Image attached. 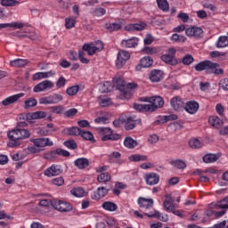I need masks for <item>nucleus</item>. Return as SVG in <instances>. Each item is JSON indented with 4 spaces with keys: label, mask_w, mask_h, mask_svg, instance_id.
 <instances>
[{
    "label": "nucleus",
    "mask_w": 228,
    "mask_h": 228,
    "mask_svg": "<svg viewBox=\"0 0 228 228\" xmlns=\"http://www.w3.org/2000/svg\"><path fill=\"white\" fill-rule=\"evenodd\" d=\"M31 136V133L24 128H17L14 130H11L7 133V138L9 142H7V146L11 149H15L17 147H20L21 140H26Z\"/></svg>",
    "instance_id": "1"
},
{
    "label": "nucleus",
    "mask_w": 228,
    "mask_h": 228,
    "mask_svg": "<svg viewBox=\"0 0 228 228\" xmlns=\"http://www.w3.org/2000/svg\"><path fill=\"white\" fill-rule=\"evenodd\" d=\"M113 85L119 92V99H131V90L138 88V84L131 82L126 84V81L120 77L113 78Z\"/></svg>",
    "instance_id": "2"
},
{
    "label": "nucleus",
    "mask_w": 228,
    "mask_h": 228,
    "mask_svg": "<svg viewBox=\"0 0 228 228\" xmlns=\"http://www.w3.org/2000/svg\"><path fill=\"white\" fill-rule=\"evenodd\" d=\"M58 156H62V158H69L70 156V152L61 148H58L56 150H52L50 151H46L44 153L43 157L45 159L51 161L53 159H56Z\"/></svg>",
    "instance_id": "3"
},
{
    "label": "nucleus",
    "mask_w": 228,
    "mask_h": 228,
    "mask_svg": "<svg viewBox=\"0 0 228 228\" xmlns=\"http://www.w3.org/2000/svg\"><path fill=\"white\" fill-rule=\"evenodd\" d=\"M53 208L56 209L57 211H60V213H70L72 209H74V207L70 202L65 201V200H53Z\"/></svg>",
    "instance_id": "4"
},
{
    "label": "nucleus",
    "mask_w": 228,
    "mask_h": 228,
    "mask_svg": "<svg viewBox=\"0 0 228 228\" xmlns=\"http://www.w3.org/2000/svg\"><path fill=\"white\" fill-rule=\"evenodd\" d=\"M99 131L101 134H102V142H108L110 140L111 142H117V140H120V134H113V130H111V128L100 127Z\"/></svg>",
    "instance_id": "5"
},
{
    "label": "nucleus",
    "mask_w": 228,
    "mask_h": 228,
    "mask_svg": "<svg viewBox=\"0 0 228 228\" xmlns=\"http://www.w3.org/2000/svg\"><path fill=\"white\" fill-rule=\"evenodd\" d=\"M144 101L151 103L148 104L150 106V111H156L159 108L165 106V100L161 96L146 97Z\"/></svg>",
    "instance_id": "6"
},
{
    "label": "nucleus",
    "mask_w": 228,
    "mask_h": 228,
    "mask_svg": "<svg viewBox=\"0 0 228 228\" xmlns=\"http://www.w3.org/2000/svg\"><path fill=\"white\" fill-rule=\"evenodd\" d=\"M175 48H169L168 53L163 54L160 57V60L167 63V65H171L172 67H175L179 61L175 58Z\"/></svg>",
    "instance_id": "7"
},
{
    "label": "nucleus",
    "mask_w": 228,
    "mask_h": 228,
    "mask_svg": "<svg viewBox=\"0 0 228 228\" xmlns=\"http://www.w3.org/2000/svg\"><path fill=\"white\" fill-rule=\"evenodd\" d=\"M130 58H131V54H129V52L119 50L117 55V60H116L117 69H122V67H124V65L127 63V61Z\"/></svg>",
    "instance_id": "8"
},
{
    "label": "nucleus",
    "mask_w": 228,
    "mask_h": 228,
    "mask_svg": "<svg viewBox=\"0 0 228 228\" xmlns=\"http://www.w3.org/2000/svg\"><path fill=\"white\" fill-rule=\"evenodd\" d=\"M82 49L83 51H86L89 56H94L97 51H102L104 49V44L101 41H98L96 45L86 44L83 45Z\"/></svg>",
    "instance_id": "9"
},
{
    "label": "nucleus",
    "mask_w": 228,
    "mask_h": 228,
    "mask_svg": "<svg viewBox=\"0 0 228 228\" xmlns=\"http://www.w3.org/2000/svg\"><path fill=\"white\" fill-rule=\"evenodd\" d=\"M30 142L37 149H43L44 147H53V145H54V142H53V141H51V139L45 138V137L30 139Z\"/></svg>",
    "instance_id": "10"
},
{
    "label": "nucleus",
    "mask_w": 228,
    "mask_h": 228,
    "mask_svg": "<svg viewBox=\"0 0 228 228\" xmlns=\"http://www.w3.org/2000/svg\"><path fill=\"white\" fill-rule=\"evenodd\" d=\"M216 66V64H215V62L206 60L196 64L194 69L197 72H202V70H211V69H215Z\"/></svg>",
    "instance_id": "11"
},
{
    "label": "nucleus",
    "mask_w": 228,
    "mask_h": 228,
    "mask_svg": "<svg viewBox=\"0 0 228 228\" xmlns=\"http://www.w3.org/2000/svg\"><path fill=\"white\" fill-rule=\"evenodd\" d=\"M49 88H54V83H53L51 80H44L34 86L33 92L35 94H38Z\"/></svg>",
    "instance_id": "12"
},
{
    "label": "nucleus",
    "mask_w": 228,
    "mask_h": 228,
    "mask_svg": "<svg viewBox=\"0 0 228 228\" xmlns=\"http://www.w3.org/2000/svg\"><path fill=\"white\" fill-rule=\"evenodd\" d=\"M62 172L61 166L53 164L44 171V175L46 177H54L55 175H60Z\"/></svg>",
    "instance_id": "13"
},
{
    "label": "nucleus",
    "mask_w": 228,
    "mask_h": 228,
    "mask_svg": "<svg viewBox=\"0 0 228 228\" xmlns=\"http://www.w3.org/2000/svg\"><path fill=\"white\" fill-rule=\"evenodd\" d=\"M142 124V120L136 118V117H128L125 120V129L126 131H131L136 127V126H140Z\"/></svg>",
    "instance_id": "14"
},
{
    "label": "nucleus",
    "mask_w": 228,
    "mask_h": 228,
    "mask_svg": "<svg viewBox=\"0 0 228 228\" xmlns=\"http://www.w3.org/2000/svg\"><path fill=\"white\" fill-rule=\"evenodd\" d=\"M170 105L175 111H181L184 108V102L181 96H175L171 99Z\"/></svg>",
    "instance_id": "15"
},
{
    "label": "nucleus",
    "mask_w": 228,
    "mask_h": 228,
    "mask_svg": "<svg viewBox=\"0 0 228 228\" xmlns=\"http://www.w3.org/2000/svg\"><path fill=\"white\" fill-rule=\"evenodd\" d=\"M110 189H106L105 187H98L95 191L91 194V199L93 200H101V199H104L108 195Z\"/></svg>",
    "instance_id": "16"
},
{
    "label": "nucleus",
    "mask_w": 228,
    "mask_h": 228,
    "mask_svg": "<svg viewBox=\"0 0 228 228\" xmlns=\"http://www.w3.org/2000/svg\"><path fill=\"white\" fill-rule=\"evenodd\" d=\"M147 28V23L145 21H141L140 23H133L125 26V31H143Z\"/></svg>",
    "instance_id": "17"
},
{
    "label": "nucleus",
    "mask_w": 228,
    "mask_h": 228,
    "mask_svg": "<svg viewBox=\"0 0 228 228\" xmlns=\"http://www.w3.org/2000/svg\"><path fill=\"white\" fill-rule=\"evenodd\" d=\"M137 204L141 209H151L154 206V200L139 197L137 199Z\"/></svg>",
    "instance_id": "18"
},
{
    "label": "nucleus",
    "mask_w": 228,
    "mask_h": 228,
    "mask_svg": "<svg viewBox=\"0 0 228 228\" xmlns=\"http://www.w3.org/2000/svg\"><path fill=\"white\" fill-rule=\"evenodd\" d=\"M204 33V30L199 27H190L185 29V35L187 37H194V38H200V35Z\"/></svg>",
    "instance_id": "19"
},
{
    "label": "nucleus",
    "mask_w": 228,
    "mask_h": 228,
    "mask_svg": "<svg viewBox=\"0 0 228 228\" xmlns=\"http://www.w3.org/2000/svg\"><path fill=\"white\" fill-rule=\"evenodd\" d=\"M138 42H140V39L138 37H132L129 39H123L120 45L124 49H132L138 45Z\"/></svg>",
    "instance_id": "20"
},
{
    "label": "nucleus",
    "mask_w": 228,
    "mask_h": 228,
    "mask_svg": "<svg viewBox=\"0 0 228 228\" xmlns=\"http://www.w3.org/2000/svg\"><path fill=\"white\" fill-rule=\"evenodd\" d=\"M199 108H200L199 102H197L195 101L187 102L185 106L183 107L185 111L187 113H189L190 115H195V113H197V111H199Z\"/></svg>",
    "instance_id": "21"
},
{
    "label": "nucleus",
    "mask_w": 228,
    "mask_h": 228,
    "mask_svg": "<svg viewBox=\"0 0 228 228\" xmlns=\"http://www.w3.org/2000/svg\"><path fill=\"white\" fill-rule=\"evenodd\" d=\"M56 72L50 70L46 72H37L32 76L34 81H40V79H47V77H53L55 76Z\"/></svg>",
    "instance_id": "22"
},
{
    "label": "nucleus",
    "mask_w": 228,
    "mask_h": 228,
    "mask_svg": "<svg viewBox=\"0 0 228 228\" xmlns=\"http://www.w3.org/2000/svg\"><path fill=\"white\" fill-rule=\"evenodd\" d=\"M20 97H24V93H20L5 98L4 101H2V104L3 106H10V104H14V102H17Z\"/></svg>",
    "instance_id": "23"
},
{
    "label": "nucleus",
    "mask_w": 228,
    "mask_h": 228,
    "mask_svg": "<svg viewBox=\"0 0 228 228\" xmlns=\"http://www.w3.org/2000/svg\"><path fill=\"white\" fill-rule=\"evenodd\" d=\"M146 183L150 186H154L159 183V175L156 173H150L145 175Z\"/></svg>",
    "instance_id": "24"
},
{
    "label": "nucleus",
    "mask_w": 228,
    "mask_h": 228,
    "mask_svg": "<svg viewBox=\"0 0 228 228\" xmlns=\"http://www.w3.org/2000/svg\"><path fill=\"white\" fill-rule=\"evenodd\" d=\"M74 165L79 170H85V168H88V167H90V160L86 158H78L74 161Z\"/></svg>",
    "instance_id": "25"
},
{
    "label": "nucleus",
    "mask_w": 228,
    "mask_h": 228,
    "mask_svg": "<svg viewBox=\"0 0 228 228\" xmlns=\"http://www.w3.org/2000/svg\"><path fill=\"white\" fill-rule=\"evenodd\" d=\"M145 216H148V218H158L160 222H168V215L162 214L158 210H155V212L152 213H145Z\"/></svg>",
    "instance_id": "26"
},
{
    "label": "nucleus",
    "mask_w": 228,
    "mask_h": 228,
    "mask_svg": "<svg viewBox=\"0 0 228 228\" xmlns=\"http://www.w3.org/2000/svg\"><path fill=\"white\" fill-rule=\"evenodd\" d=\"M163 79V71L159 69H153L150 74V80L152 83H159Z\"/></svg>",
    "instance_id": "27"
},
{
    "label": "nucleus",
    "mask_w": 228,
    "mask_h": 228,
    "mask_svg": "<svg viewBox=\"0 0 228 228\" xmlns=\"http://www.w3.org/2000/svg\"><path fill=\"white\" fill-rule=\"evenodd\" d=\"M166 200H164L163 206L166 211H175V205H174V200L170 194L166 195Z\"/></svg>",
    "instance_id": "28"
},
{
    "label": "nucleus",
    "mask_w": 228,
    "mask_h": 228,
    "mask_svg": "<svg viewBox=\"0 0 228 228\" xmlns=\"http://www.w3.org/2000/svg\"><path fill=\"white\" fill-rule=\"evenodd\" d=\"M208 124L212 126V127H216V129H220V127L224 126V120L217 116H210L208 118Z\"/></svg>",
    "instance_id": "29"
},
{
    "label": "nucleus",
    "mask_w": 228,
    "mask_h": 228,
    "mask_svg": "<svg viewBox=\"0 0 228 228\" xmlns=\"http://www.w3.org/2000/svg\"><path fill=\"white\" fill-rule=\"evenodd\" d=\"M209 208L213 209V208H218L219 209H227L228 208V197L224 198L222 200L217 203H212L209 205Z\"/></svg>",
    "instance_id": "30"
},
{
    "label": "nucleus",
    "mask_w": 228,
    "mask_h": 228,
    "mask_svg": "<svg viewBox=\"0 0 228 228\" xmlns=\"http://www.w3.org/2000/svg\"><path fill=\"white\" fill-rule=\"evenodd\" d=\"M105 28L110 33H113V31H120V29H122V22L106 23Z\"/></svg>",
    "instance_id": "31"
},
{
    "label": "nucleus",
    "mask_w": 228,
    "mask_h": 228,
    "mask_svg": "<svg viewBox=\"0 0 228 228\" xmlns=\"http://www.w3.org/2000/svg\"><path fill=\"white\" fill-rule=\"evenodd\" d=\"M122 158V154L118 151H112L108 155L109 163H120L118 159Z\"/></svg>",
    "instance_id": "32"
},
{
    "label": "nucleus",
    "mask_w": 228,
    "mask_h": 228,
    "mask_svg": "<svg viewBox=\"0 0 228 228\" xmlns=\"http://www.w3.org/2000/svg\"><path fill=\"white\" fill-rule=\"evenodd\" d=\"M102 208L103 209H105V211H117V209H118V206H117V204H115V202L112 201H105L102 203Z\"/></svg>",
    "instance_id": "33"
},
{
    "label": "nucleus",
    "mask_w": 228,
    "mask_h": 228,
    "mask_svg": "<svg viewBox=\"0 0 228 228\" xmlns=\"http://www.w3.org/2000/svg\"><path fill=\"white\" fill-rule=\"evenodd\" d=\"M97 181H98V183H101L102 184H106L107 183H109V181H111V175H110V173H108V172L101 173L97 176Z\"/></svg>",
    "instance_id": "34"
},
{
    "label": "nucleus",
    "mask_w": 228,
    "mask_h": 228,
    "mask_svg": "<svg viewBox=\"0 0 228 228\" xmlns=\"http://www.w3.org/2000/svg\"><path fill=\"white\" fill-rule=\"evenodd\" d=\"M80 136L84 140H86L87 142H91V143H95V138L94 137V134L90 131H83L80 132Z\"/></svg>",
    "instance_id": "35"
},
{
    "label": "nucleus",
    "mask_w": 228,
    "mask_h": 228,
    "mask_svg": "<svg viewBox=\"0 0 228 228\" xmlns=\"http://www.w3.org/2000/svg\"><path fill=\"white\" fill-rule=\"evenodd\" d=\"M11 67H26L28 65V60L25 59H15L10 61Z\"/></svg>",
    "instance_id": "36"
},
{
    "label": "nucleus",
    "mask_w": 228,
    "mask_h": 228,
    "mask_svg": "<svg viewBox=\"0 0 228 228\" xmlns=\"http://www.w3.org/2000/svg\"><path fill=\"white\" fill-rule=\"evenodd\" d=\"M140 63L143 69H149L154 63V61L151 56H145L141 59Z\"/></svg>",
    "instance_id": "37"
},
{
    "label": "nucleus",
    "mask_w": 228,
    "mask_h": 228,
    "mask_svg": "<svg viewBox=\"0 0 228 228\" xmlns=\"http://www.w3.org/2000/svg\"><path fill=\"white\" fill-rule=\"evenodd\" d=\"M157 5L162 12H168L170 10V4L167 0H156Z\"/></svg>",
    "instance_id": "38"
},
{
    "label": "nucleus",
    "mask_w": 228,
    "mask_h": 228,
    "mask_svg": "<svg viewBox=\"0 0 228 228\" xmlns=\"http://www.w3.org/2000/svg\"><path fill=\"white\" fill-rule=\"evenodd\" d=\"M5 28H17L18 29H22V28H24V24L18 22L0 23V29H4Z\"/></svg>",
    "instance_id": "39"
},
{
    "label": "nucleus",
    "mask_w": 228,
    "mask_h": 228,
    "mask_svg": "<svg viewBox=\"0 0 228 228\" xmlns=\"http://www.w3.org/2000/svg\"><path fill=\"white\" fill-rule=\"evenodd\" d=\"M170 165L175 167V168H178L179 170H184V168H186V162L182 159L172 160Z\"/></svg>",
    "instance_id": "40"
},
{
    "label": "nucleus",
    "mask_w": 228,
    "mask_h": 228,
    "mask_svg": "<svg viewBox=\"0 0 228 228\" xmlns=\"http://www.w3.org/2000/svg\"><path fill=\"white\" fill-rule=\"evenodd\" d=\"M171 42H175L176 44H184L187 38L186 37L179 34H173L170 37Z\"/></svg>",
    "instance_id": "41"
},
{
    "label": "nucleus",
    "mask_w": 228,
    "mask_h": 228,
    "mask_svg": "<svg viewBox=\"0 0 228 228\" xmlns=\"http://www.w3.org/2000/svg\"><path fill=\"white\" fill-rule=\"evenodd\" d=\"M216 47L218 49L228 47V37L227 36H222L217 40Z\"/></svg>",
    "instance_id": "42"
},
{
    "label": "nucleus",
    "mask_w": 228,
    "mask_h": 228,
    "mask_svg": "<svg viewBox=\"0 0 228 228\" xmlns=\"http://www.w3.org/2000/svg\"><path fill=\"white\" fill-rule=\"evenodd\" d=\"M124 145L127 149H134L138 143L132 137H126L124 140Z\"/></svg>",
    "instance_id": "43"
},
{
    "label": "nucleus",
    "mask_w": 228,
    "mask_h": 228,
    "mask_svg": "<svg viewBox=\"0 0 228 228\" xmlns=\"http://www.w3.org/2000/svg\"><path fill=\"white\" fill-rule=\"evenodd\" d=\"M129 161H147L148 158L147 155H141V154H134L128 157Z\"/></svg>",
    "instance_id": "44"
},
{
    "label": "nucleus",
    "mask_w": 228,
    "mask_h": 228,
    "mask_svg": "<svg viewBox=\"0 0 228 228\" xmlns=\"http://www.w3.org/2000/svg\"><path fill=\"white\" fill-rule=\"evenodd\" d=\"M66 131L69 136H80L81 134V128L77 126L69 127Z\"/></svg>",
    "instance_id": "45"
},
{
    "label": "nucleus",
    "mask_w": 228,
    "mask_h": 228,
    "mask_svg": "<svg viewBox=\"0 0 228 228\" xmlns=\"http://www.w3.org/2000/svg\"><path fill=\"white\" fill-rule=\"evenodd\" d=\"M218 160V157L216 154L208 153L203 156L204 163H215V161Z\"/></svg>",
    "instance_id": "46"
},
{
    "label": "nucleus",
    "mask_w": 228,
    "mask_h": 228,
    "mask_svg": "<svg viewBox=\"0 0 228 228\" xmlns=\"http://www.w3.org/2000/svg\"><path fill=\"white\" fill-rule=\"evenodd\" d=\"M189 145L191 149H200L202 147V142L198 138H192L189 141Z\"/></svg>",
    "instance_id": "47"
},
{
    "label": "nucleus",
    "mask_w": 228,
    "mask_h": 228,
    "mask_svg": "<svg viewBox=\"0 0 228 228\" xmlns=\"http://www.w3.org/2000/svg\"><path fill=\"white\" fill-rule=\"evenodd\" d=\"M76 26V18L68 17L65 19V28L66 29H72Z\"/></svg>",
    "instance_id": "48"
},
{
    "label": "nucleus",
    "mask_w": 228,
    "mask_h": 228,
    "mask_svg": "<svg viewBox=\"0 0 228 228\" xmlns=\"http://www.w3.org/2000/svg\"><path fill=\"white\" fill-rule=\"evenodd\" d=\"M38 104V101L35 98H28L25 101V110H29V108H35Z\"/></svg>",
    "instance_id": "49"
},
{
    "label": "nucleus",
    "mask_w": 228,
    "mask_h": 228,
    "mask_svg": "<svg viewBox=\"0 0 228 228\" xmlns=\"http://www.w3.org/2000/svg\"><path fill=\"white\" fill-rule=\"evenodd\" d=\"M70 192H71V195H74V197H78V198L85 197V190L81 187L73 188L70 191Z\"/></svg>",
    "instance_id": "50"
},
{
    "label": "nucleus",
    "mask_w": 228,
    "mask_h": 228,
    "mask_svg": "<svg viewBox=\"0 0 228 228\" xmlns=\"http://www.w3.org/2000/svg\"><path fill=\"white\" fill-rule=\"evenodd\" d=\"M134 109L137 111H151V107L149 104L134 103Z\"/></svg>",
    "instance_id": "51"
},
{
    "label": "nucleus",
    "mask_w": 228,
    "mask_h": 228,
    "mask_svg": "<svg viewBox=\"0 0 228 228\" xmlns=\"http://www.w3.org/2000/svg\"><path fill=\"white\" fill-rule=\"evenodd\" d=\"M64 147L69 149L70 151H76L77 149V143L74 140H68L63 142Z\"/></svg>",
    "instance_id": "52"
},
{
    "label": "nucleus",
    "mask_w": 228,
    "mask_h": 228,
    "mask_svg": "<svg viewBox=\"0 0 228 228\" xmlns=\"http://www.w3.org/2000/svg\"><path fill=\"white\" fill-rule=\"evenodd\" d=\"M51 113H54L55 115H61L63 111H65V107L61 105H56L50 108Z\"/></svg>",
    "instance_id": "53"
},
{
    "label": "nucleus",
    "mask_w": 228,
    "mask_h": 228,
    "mask_svg": "<svg viewBox=\"0 0 228 228\" xmlns=\"http://www.w3.org/2000/svg\"><path fill=\"white\" fill-rule=\"evenodd\" d=\"M52 104H58L63 101V95L61 94H53L50 95Z\"/></svg>",
    "instance_id": "54"
},
{
    "label": "nucleus",
    "mask_w": 228,
    "mask_h": 228,
    "mask_svg": "<svg viewBox=\"0 0 228 228\" xmlns=\"http://www.w3.org/2000/svg\"><path fill=\"white\" fill-rule=\"evenodd\" d=\"M92 13L94 17H102L103 15H106V9L102 7H97L93 10Z\"/></svg>",
    "instance_id": "55"
},
{
    "label": "nucleus",
    "mask_w": 228,
    "mask_h": 228,
    "mask_svg": "<svg viewBox=\"0 0 228 228\" xmlns=\"http://www.w3.org/2000/svg\"><path fill=\"white\" fill-rule=\"evenodd\" d=\"M0 4L2 6H17V4H20V2L17 0H1Z\"/></svg>",
    "instance_id": "56"
},
{
    "label": "nucleus",
    "mask_w": 228,
    "mask_h": 228,
    "mask_svg": "<svg viewBox=\"0 0 228 228\" xmlns=\"http://www.w3.org/2000/svg\"><path fill=\"white\" fill-rule=\"evenodd\" d=\"M99 104L100 106L106 108V106H110V104H111V99L107 96H102L99 98Z\"/></svg>",
    "instance_id": "57"
},
{
    "label": "nucleus",
    "mask_w": 228,
    "mask_h": 228,
    "mask_svg": "<svg viewBox=\"0 0 228 228\" xmlns=\"http://www.w3.org/2000/svg\"><path fill=\"white\" fill-rule=\"evenodd\" d=\"M77 92H79V86H73L68 87L66 90V94L70 96L77 95Z\"/></svg>",
    "instance_id": "58"
},
{
    "label": "nucleus",
    "mask_w": 228,
    "mask_h": 228,
    "mask_svg": "<svg viewBox=\"0 0 228 228\" xmlns=\"http://www.w3.org/2000/svg\"><path fill=\"white\" fill-rule=\"evenodd\" d=\"M63 115L66 118H72V117H76V115H77V109H69L66 110Z\"/></svg>",
    "instance_id": "59"
},
{
    "label": "nucleus",
    "mask_w": 228,
    "mask_h": 228,
    "mask_svg": "<svg viewBox=\"0 0 228 228\" xmlns=\"http://www.w3.org/2000/svg\"><path fill=\"white\" fill-rule=\"evenodd\" d=\"M214 64L216 66L213 69H210V72L212 74H216V76H222V74H224V69L218 68V67H220V64H218L216 62H214Z\"/></svg>",
    "instance_id": "60"
},
{
    "label": "nucleus",
    "mask_w": 228,
    "mask_h": 228,
    "mask_svg": "<svg viewBox=\"0 0 228 228\" xmlns=\"http://www.w3.org/2000/svg\"><path fill=\"white\" fill-rule=\"evenodd\" d=\"M194 61L193 56L190 54H186L185 56L183 57L182 59V63L183 65H191V62Z\"/></svg>",
    "instance_id": "61"
},
{
    "label": "nucleus",
    "mask_w": 228,
    "mask_h": 228,
    "mask_svg": "<svg viewBox=\"0 0 228 228\" xmlns=\"http://www.w3.org/2000/svg\"><path fill=\"white\" fill-rule=\"evenodd\" d=\"M142 52H143L145 54H156V53H158V48H156V47H151V46H145V47L142 49Z\"/></svg>",
    "instance_id": "62"
},
{
    "label": "nucleus",
    "mask_w": 228,
    "mask_h": 228,
    "mask_svg": "<svg viewBox=\"0 0 228 228\" xmlns=\"http://www.w3.org/2000/svg\"><path fill=\"white\" fill-rule=\"evenodd\" d=\"M47 117V113L44 111H37L32 114V118H35L36 120L38 118H45Z\"/></svg>",
    "instance_id": "63"
},
{
    "label": "nucleus",
    "mask_w": 228,
    "mask_h": 228,
    "mask_svg": "<svg viewBox=\"0 0 228 228\" xmlns=\"http://www.w3.org/2000/svg\"><path fill=\"white\" fill-rule=\"evenodd\" d=\"M154 42V37L151 34H147L143 39L144 45H151Z\"/></svg>",
    "instance_id": "64"
}]
</instances>
